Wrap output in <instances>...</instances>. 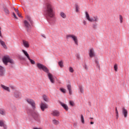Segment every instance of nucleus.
<instances>
[{
	"label": "nucleus",
	"instance_id": "f257e3e1",
	"mask_svg": "<svg viewBox=\"0 0 129 129\" xmlns=\"http://www.w3.org/2000/svg\"><path fill=\"white\" fill-rule=\"evenodd\" d=\"M45 7L44 8V16L49 24H54L56 22L54 7L50 4V0H45Z\"/></svg>",
	"mask_w": 129,
	"mask_h": 129
},
{
	"label": "nucleus",
	"instance_id": "f03ea898",
	"mask_svg": "<svg viewBox=\"0 0 129 129\" xmlns=\"http://www.w3.org/2000/svg\"><path fill=\"white\" fill-rule=\"evenodd\" d=\"M36 67H37V68H38V69H39V70H42L44 71V72L47 73L48 79H49L51 83H54L55 81H54V79L53 78V75L51 74V73H50L48 68L40 62H38L37 63Z\"/></svg>",
	"mask_w": 129,
	"mask_h": 129
},
{
	"label": "nucleus",
	"instance_id": "7ed1b4c3",
	"mask_svg": "<svg viewBox=\"0 0 129 129\" xmlns=\"http://www.w3.org/2000/svg\"><path fill=\"white\" fill-rule=\"evenodd\" d=\"M27 19L28 21L25 20L24 21V27L25 28L26 30L29 32V31L31 30V29H32V27H33V21L32 20V19H31V17L30 16H27Z\"/></svg>",
	"mask_w": 129,
	"mask_h": 129
},
{
	"label": "nucleus",
	"instance_id": "20e7f679",
	"mask_svg": "<svg viewBox=\"0 0 129 129\" xmlns=\"http://www.w3.org/2000/svg\"><path fill=\"white\" fill-rule=\"evenodd\" d=\"M27 111L28 113H29H29H31L32 117H33L34 120H36V121H40L41 116H40V114L37 112V111L34 110L32 112L31 109H27Z\"/></svg>",
	"mask_w": 129,
	"mask_h": 129
},
{
	"label": "nucleus",
	"instance_id": "39448f33",
	"mask_svg": "<svg viewBox=\"0 0 129 129\" xmlns=\"http://www.w3.org/2000/svg\"><path fill=\"white\" fill-rule=\"evenodd\" d=\"M3 62L5 65H8V63H10V64H14V60L10 58V57L8 56H4L3 58Z\"/></svg>",
	"mask_w": 129,
	"mask_h": 129
},
{
	"label": "nucleus",
	"instance_id": "423d86ee",
	"mask_svg": "<svg viewBox=\"0 0 129 129\" xmlns=\"http://www.w3.org/2000/svg\"><path fill=\"white\" fill-rule=\"evenodd\" d=\"M72 39L75 42V44L76 45H78V39L77 38V36H75L73 34H69L67 35V39Z\"/></svg>",
	"mask_w": 129,
	"mask_h": 129
},
{
	"label": "nucleus",
	"instance_id": "0eeeda50",
	"mask_svg": "<svg viewBox=\"0 0 129 129\" xmlns=\"http://www.w3.org/2000/svg\"><path fill=\"white\" fill-rule=\"evenodd\" d=\"M26 101L31 105L33 109H36V103L34 100L31 99H27Z\"/></svg>",
	"mask_w": 129,
	"mask_h": 129
},
{
	"label": "nucleus",
	"instance_id": "6e6552de",
	"mask_svg": "<svg viewBox=\"0 0 129 129\" xmlns=\"http://www.w3.org/2000/svg\"><path fill=\"white\" fill-rule=\"evenodd\" d=\"M40 108L42 111H45V109H47V108H48V104L41 102L40 104Z\"/></svg>",
	"mask_w": 129,
	"mask_h": 129
},
{
	"label": "nucleus",
	"instance_id": "1a4fd4ad",
	"mask_svg": "<svg viewBox=\"0 0 129 129\" xmlns=\"http://www.w3.org/2000/svg\"><path fill=\"white\" fill-rule=\"evenodd\" d=\"M89 55L90 58H93V57H95V52H94V49L93 48H91L89 49Z\"/></svg>",
	"mask_w": 129,
	"mask_h": 129
},
{
	"label": "nucleus",
	"instance_id": "9d476101",
	"mask_svg": "<svg viewBox=\"0 0 129 129\" xmlns=\"http://www.w3.org/2000/svg\"><path fill=\"white\" fill-rule=\"evenodd\" d=\"M122 113L124 117H127V110L125 109V108H122Z\"/></svg>",
	"mask_w": 129,
	"mask_h": 129
},
{
	"label": "nucleus",
	"instance_id": "9b49d317",
	"mask_svg": "<svg viewBox=\"0 0 129 129\" xmlns=\"http://www.w3.org/2000/svg\"><path fill=\"white\" fill-rule=\"evenodd\" d=\"M51 114L53 116H59V115H60V112H59L58 110H55L52 111Z\"/></svg>",
	"mask_w": 129,
	"mask_h": 129
},
{
	"label": "nucleus",
	"instance_id": "f8f14e48",
	"mask_svg": "<svg viewBox=\"0 0 129 129\" xmlns=\"http://www.w3.org/2000/svg\"><path fill=\"white\" fill-rule=\"evenodd\" d=\"M5 68H4L3 66H0V76H4L5 74Z\"/></svg>",
	"mask_w": 129,
	"mask_h": 129
},
{
	"label": "nucleus",
	"instance_id": "ddd939ff",
	"mask_svg": "<svg viewBox=\"0 0 129 129\" xmlns=\"http://www.w3.org/2000/svg\"><path fill=\"white\" fill-rule=\"evenodd\" d=\"M0 45L4 48V49H8V47L7 45H6V43L5 41H3V40L0 39Z\"/></svg>",
	"mask_w": 129,
	"mask_h": 129
},
{
	"label": "nucleus",
	"instance_id": "4468645a",
	"mask_svg": "<svg viewBox=\"0 0 129 129\" xmlns=\"http://www.w3.org/2000/svg\"><path fill=\"white\" fill-rule=\"evenodd\" d=\"M22 42H23V46H24L25 48H29L30 47V44H29V42L25 40H23Z\"/></svg>",
	"mask_w": 129,
	"mask_h": 129
},
{
	"label": "nucleus",
	"instance_id": "2eb2a0df",
	"mask_svg": "<svg viewBox=\"0 0 129 129\" xmlns=\"http://www.w3.org/2000/svg\"><path fill=\"white\" fill-rule=\"evenodd\" d=\"M3 11L5 12V14L7 16H9V15H10V10H9L8 8L6 7H3Z\"/></svg>",
	"mask_w": 129,
	"mask_h": 129
},
{
	"label": "nucleus",
	"instance_id": "dca6fc26",
	"mask_svg": "<svg viewBox=\"0 0 129 129\" xmlns=\"http://www.w3.org/2000/svg\"><path fill=\"white\" fill-rule=\"evenodd\" d=\"M60 104L66 110H68V109H69V108L68 107V106H67V105H66V104H65V103H63V102H60Z\"/></svg>",
	"mask_w": 129,
	"mask_h": 129
},
{
	"label": "nucleus",
	"instance_id": "f3484780",
	"mask_svg": "<svg viewBox=\"0 0 129 129\" xmlns=\"http://www.w3.org/2000/svg\"><path fill=\"white\" fill-rule=\"evenodd\" d=\"M67 89L69 90V94L70 95H71L72 94V89L71 88V85H68L67 86Z\"/></svg>",
	"mask_w": 129,
	"mask_h": 129
},
{
	"label": "nucleus",
	"instance_id": "a211bd4d",
	"mask_svg": "<svg viewBox=\"0 0 129 129\" xmlns=\"http://www.w3.org/2000/svg\"><path fill=\"white\" fill-rule=\"evenodd\" d=\"M85 15H86V19L89 21V22L91 21V18H90V16H89V14H88V12H85Z\"/></svg>",
	"mask_w": 129,
	"mask_h": 129
},
{
	"label": "nucleus",
	"instance_id": "6ab92c4d",
	"mask_svg": "<svg viewBox=\"0 0 129 129\" xmlns=\"http://www.w3.org/2000/svg\"><path fill=\"white\" fill-rule=\"evenodd\" d=\"M90 22H98V17L97 16H94L93 18H91V21Z\"/></svg>",
	"mask_w": 129,
	"mask_h": 129
},
{
	"label": "nucleus",
	"instance_id": "aec40b11",
	"mask_svg": "<svg viewBox=\"0 0 129 129\" xmlns=\"http://www.w3.org/2000/svg\"><path fill=\"white\" fill-rule=\"evenodd\" d=\"M1 87L3 88V89L5 90H6L7 91H8L10 92L11 91L10 90V88L9 87H7L4 85H2Z\"/></svg>",
	"mask_w": 129,
	"mask_h": 129
},
{
	"label": "nucleus",
	"instance_id": "412c9836",
	"mask_svg": "<svg viewBox=\"0 0 129 129\" xmlns=\"http://www.w3.org/2000/svg\"><path fill=\"white\" fill-rule=\"evenodd\" d=\"M14 96L16 97V98H20V96H21V93L19 92H16L14 93Z\"/></svg>",
	"mask_w": 129,
	"mask_h": 129
},
{
	"label": "nucleus",
	"instance_id": "4be33fe9",
	"mask_svg": "<svg viewBox=\"0 0 129 129\" xmlns=\"http://www.w3.org/2000/svg\"><path fill=\"white\" fill-rule=\"evenodd\" d=\"M22 52L28 59L30 58V55H29V53H28V52L24 49L22 50Z\"/></svg>",
	"mask_w": 129,
	"mask_h": 129
},
{
	"label": "nucleus",
	"instance_id": "5701e85b",
	"mask_svg": "<svg viewBox=\"0 0 129 129\" xmlns=\"http://www.w3.org/2000/svg\"><path fill=\"white\" fill-rule=\"evenodd\" d=\"M43 99L46 102H49V98L46 95H43Z\"/></svg>",
	"mask_w": 129,
	"mask_h": 129
},
{
	"label": "nucleus",
	"instance_id": "b1692460",
	"mask_svg": "<svg viewBox=\"0 0 129 129\" xmlns=\"http://www.w3.org/2000/svg\"><path fill=\"white\" fill-rule=\"evenodd\" d=\"M95 64L96 65L97 68H98L99 69H100V66L99 65V62L98 61V59H96L95 60Z\"/></svg>",
	"mask_w": 129,
	"mask_h": 129
},
{
	"label": "nucleus",
	"instance_id": "393cba45",
	"mask_svg": "<svg viewBox=\"0 0 129 129\" xmlns=\"http://www.w3.org/2000/svg\"><path fill=\"white\" fill-rule=\"evenodd\" d=\"M60 17L62 18L63 19H66V14L64 13V12H61L60 14Z\"/></svg>",
	"mask_w": 129,
	"mask_h": 129
},
{
	"label": "nucleus",
	"instance_id": "a878e982",
	"mask_svg": "<svg viewBox=\"0 0 129 129\" xmlns=\"http://www.w3.org/2000/svg\"><path fill=\"white\" fill-rule=\"evenodd\" d=\"M52 123H53V124L57 125L59 124V121L54 119L52 120Z\"/></svg>",
	"mask_w": 129,
	"mask_h": 129
},
{
	"label": "nucleus",
	"instance_id": "bb28decb",
	"mask_svg": "<svg viewBox=\"0 0 129 129\" xmlns=\"http://www.w3.org/2000/svg\"><path fill=\"white\" fill-rule=\"evenodd\" d=\"M0 114L6 115V111L3 109H0Z\"/></svg>",
	"mask_w": 129,
	"mask_h": 129
},
{
	"label": "nucleus",
	"instance_id": "cd10ccee",
	"mask_svg": "<svg viewBox=\"0 0 129 129\" xmlns=\"http://www.w3.org/2000/svg\"><path fill=\"white\" fill-rule=\"evenodd\" d=\"M81 119L82 123H85V121L84 120V117L83 116V115H81Z\"/></svg>",
	"mask_w": 129,
	"mask_h": 129
},
{
	"label": "nucleus",
	"instance_id": "c85d7f7f",
	"mask_svg": "<svg viewBox=\"0 0 129 129\" xmlns=\"http://www.w3.org/2000/svg\"><path fill=\"white\" fill-rule=\"evenodd\" d=\"M115 113L116 119L118 118V111L117 110V107H115Z\"/></svg>",
	"mask_w": 129,
	"mask_h": 129
},
{
	"label": "nucleus",
	"instance_id": "c756f323",
	"mask_svg": "<svg viewBox=\"0 0 129 129\" xmlns=\"http://www.w3.org/2000/svg\"><path fill=\"white\" fill-rule=\"evenodd\" d=\"M58 65L59 66L62 68V67H63V61L62 60L58 62Z\"/></svg>",
	"mask_w": 129,
	"mask_h": 129
},
{
	"label": "nucleus",
	"instance_id": "7c9ffc66",
	"mask_svg": "<svg viewBox=\"0 0 129 129\" xmlns=\"http://www.w3.org/2000/svg\"><path fill=\"white\" fill-rule=\"evenodd\" d=\"M75 7H76V12L77 13H78L79 12V6H78V5H77V4H76Z\"/></svg>",
	"mask_w": 129,
	"mask_h": 129
},
{
	"label": "nucleus",
	"instance_id": "2f4dec72",
	"mask_svg": "<svg viewBox=\"0 0 129 129\" xmlns=\"http://www.w3.org/2000/svg\"><path fill=\"white\" fill-rule=\"evenodd\" d=\"M28 60H29V61L31 64H32L33 65L35 64V62L34 61V60L31 59V58H30V57L28 58Z\"/></svg>",
	"mask_w": 129,
	"mask_h": 129
},
{
	"label": "nucleus",
	"instance_id": "473e14b6",
	"mask_svg": "<svg viewBox=\"0 0 129 129\" xmlns=\"http://www.w3.org/2000/svg\"><path fill=\"white\" fill-rule=\"evenodd\" d=\"M79 88L80 91H81V93H83V92H84L83 88L81 86H79Z\"/></svg>",
	"mask_w": 129,
	"mask_h": 129
},
{
	"label": "nucleus",
	"instance_id": "72a5a7b5",
	"mask_svg": "<svg viewBox=\"0 0 129 129\" xmlns=\"http://www.w3.org/2000/svg\"><path fill=\"white\" fill-rule=\"evenodd\" d=\"M119 20H120V23L121 24H122V22H123V18L122 17V16L121 15H119Z\"/></svg>",
	"mask_w": 129,
	"mask_h": 129
},
{
	"label": "nucleus",
	"instance_id": "f704fd0d",
	"mask_svg": "<svg viewBox=\"0 0 129 129\" xmlns=\"http://www.w3.org/2000/svg\"><path fill=\"white\" fill-rule=\"evenodd\" d=\"M114 69L115 71L117 72V69H118L117 64H114Z\"/></svg>",
	"mask_w": 129,
	"mask_h": 129
},
{
	"label": "nucleus",
	"instance_id": "c9c22d12",
	"mask_svg": "<svg viewBox=\"0 0 129 129\" xmlns=\"http://www.w3.org/2000/svg\"><path fill=\"white\" fill-rule=\"evenodd\" d=\"M60 90L62 93H66V90L65 89L60 88Z\"/></svg>",
	"mask_w": 129,
	"mask_h": 129
},
{
	"label": "nucleus",
	"instance_id": "e433bc0d",
	"mask_svg": "<svg viewBox=\"0 0 129 129\" xmlns=\"http://www.w3.org/2000/svg\"><path fill=\"white\" fill-rule=\"evenodd\" d=\"M0 38H4L3 34L2 33V27L0 26Z\"/></svg>",
	"mask_w": 129,
	"mask_h": 129
},
{
	"label": "nucleus",
	"instance_id": "4c0bfd02",
	"mask_svg": "<svg viewBox=\"0 0 129 129\" xmlns=\"http://www.w3.org/2000/svg\"><path fill=\"white\" fill-rule=\"evenodd\" d=\"M70 104L71 106H74V102L72 101H70Z\"/></svg>",
	"mask_w": 129,
	"mask_h": 129
},
{
	"label": "nucleus",
	"instance_id": "58836bf2",
	"mask_svg": "<svg viewBox=\"0 0 129 129\" xmlns=\"http://www.w3.org/2000/svg\"><path fill=\"white\" fill-rule=\"evenodd\" d=\"M70 72H71V73H73L74 72V70H73V68L72 67H70Z\"/></svg>",
	"mask_w": 129,
	"mask_h": 129
},
{
	"label": "nucleus",
	"instance_id": "ea45409f",
	"mask_svg": "<svg viewBox=\"0 0 129 129\" xmlns=\"http://www.w3.org/2000/svg\"><path fill=\"white\" fill-rule=\"evenodd\" d=\"M13 16L14 18L16 19V20H18V17H17V15H16V14H15L14 12L13 13Z\"/></svg>",
	"mask_w": 129,
	"mask_h": 129
},
{
	"label": "nucleus",
	"instance_id": "a19ab883",
	"mask_svg": "<svg viewBox=\"0 0 129 129\" xmlns=\"http://www.w3.org/2000/svg\"><path fill=\"white\" fill-rule=\"evenodd\" d=\"M4 121L0 120V126H4Z\"/></svg>",
	"mask_w": 129,
	"mask_h": 129
},
{
	"label": "nucleus",
	"instance_id": "79ce46f5",
	"mask_svg": "<svg viewBox=\"0 0 129 129\" xmlns=\"http://www.w3.org/2000/svg\"><path fill=\"white\" fill-rule=\"evenodd\" d=\"M93 29H96L97 28V25L93 24Z\"/></svg>",
	"mask_w": 129,
	"mask_h": 129
},
{
	"label": "nucleus",
	"instance_id": "37998d69",
	"mask_svg": "<svg viewBox=\"0 0 129 129\" xmlns=\"http://www.w3.org/2000/svg\"><path fill=\"white\" fill-rule=\"evenodd\" d=\"M85 69L86 70H88V67H87V65L85 64L84 66Z\"/></svg>",
	"mask_w": 129,
	"mask_h": 129
},
{
	"label": "nucleus",
	"instance_id": "c03bdc74",
	"mask_svg": "<svg viewBox=\"0 0 129 129\" xmlns=\"http://www.w3.org/2000/svg\"><path fill=\"white\" fill-rule=\"evenodd\" d=\"M83 23L84 24V26H86L87 23L86 22V21L84 20L83 22Z\"/></svg>",
	"mask_w": 129,
	"mask_h": 129
},
{
	"label": "nucleus",
	"instance_id": "a18cd8bd",
	"mask_svg": "<svg viewBox=\"0 0 129 129\" xmlns=\"http://www.w3.org/2000/svg\"><path fill=\"white\" fill-rule=\"evenodd\" d=\"M14 11H15L17 14H19V10L18 9H16V8H14Z\"/></svg>",
	"mask_w": 129,
	"mask_h": 129
},
{
	"label": "nucleus",
	"instance_id": "49530a36",
	"mask_svg": "<svg viewBox=\"0 0 129 129\" xmlns=\"http://www.w3.org/2000/svg\"><path fill=\"white\" fill-rule=\"evenodd\" d=\"M76 57L77 58V59H78L79 60V59H80V55H79V54H77L76 55Z\"/></svg>",
	"mask_w": 129,
	"mask_h": 129
},
{
	"label": "nucleus",
	"instance_id": "de8ad7c7",
	"mask_svg": "<svg viewBox=\"0 0 129 129\" xmlns=\"http://www.w3.org/2000/svg\"><path fill=\"white\" fill-rule=\"evenodd\" d=\"M17 15H18V17H19V18H22V15H21V14L19 13H18V14H17Z\"/></svg>",
	"mask_w": 129,
	"mask_h": 129
},
{
	"label": "nucleus",
	"instance_id": "09e8293b",
	"mask_svg": "<svg viewBox=\"0 0 129 129\" xmlns=\"http://www.w3.org/2000/svg\"><path fill=\"white\" fill-rule=\"evenodd\" d=\"M10 88H11V89H13V90L15 89V86H11Z\"/></svg>",
	"mask_w": 129,
	"mask_h": 129
},
{
	"label": "nucleus",
	"instance_id": "8fccbe9b",
	"mask_svg": "<svg viewBox=\"0 0 129 129\" xmlns=\"http://www.w3.org/2000/svg\"><path fill=\"white\" fill-rule=\"evenodd\" d=\"M33 129H42V128H41V127H33Z\"/></svg>",
	"mask_w": 129,
	"mask_h": 129
},
{
	"label": "nucleus",
	"instance_id": "3c124183",
	"mask_svg": "<svg viewBox=\"0 0 129 129\" xmlns=\"http://www.w3.org/2000/svg\"><path fill=\"white\" fill-rule=\"evenodd\" d=\"M3 126H4V129H7V126H6V125H3Z\"/></svg>",
	"mask_w": 129,
	"mask_h": 129
},
{
	"label": "nucleus",
	"instance_id": "603ef678",
	"mask_svg": "<svg viewBox=\"0 0 129 129\" xmlns=\"http://www.w3.org/2000/svg\"><path fill=\"white\" fill-rule=\"evenodd\" d=\"M90 123H91V124H94V122H93V121H91V122H90Z\"/></svg>",
	"mask_w": 129,
	"mask_h": 129
},
{
	"label": "nucleus",
	"instance_id": "864d4df0",
	"mask_svg": "<svg viewBox=\"0 0 129 129\" xmlns=\"http://www.w3.org/2000/svg\"><path fill=\"white\" fill-rule=\"evenodd\" d=\"M90 119H93V117H90Z\"/></svg>",
	"mask_w": 129,
	"mask_h": 129
},
{
	"label": "nucleus",
	"instance_id": "5fc2aeb1",
	"mask_svg": "<svg viewBox=\"0 0 129 129\" xmlns=\"http://www.w3.org/2000/svg\"><path fill=\"white\" fill-rule=\"evenodd\" d=\"M42 37H43V38H46V37H45L44 35H42Z\"/></svg>",
	"mask_w": 129,
	"mask_h": 129
},
{
	"label": "nucleus",
	"instance_id": "6e6d98bb",
	"mask_svg": "<svg viewBox=\"0 0 129 129\" xmlns=\"http://www.w3.org/2000/svg\"><path fill=\"white\" fill-rule=\"evenodd\" d=\"M22 59H23V60H25V58H24V57H23Z\"/></svg>",
	"mask_w": 129,
	"mask_h": 129
}]
</instances>
